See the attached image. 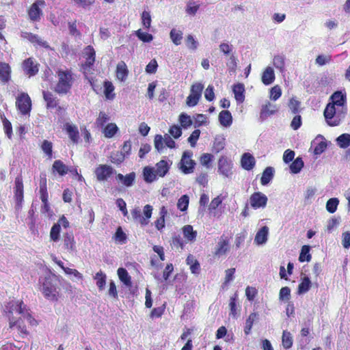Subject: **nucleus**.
Returning a JSON list of instances; mask_svg holds the SVG:
<instances>
[{"label":"nucleus","instance_id":"27","mask_svg":"<svg viewBox=\"0 0 350 350\" xmlns=\"http://www.w3.org/2000/svg\"><path fill=\"white\" fill-rule=\"evenodd\" d=\"M64 248L68 251H72L75 246V238L72 233L66 232L63 235Z\"/></svg>","mask_w":350,"mask_h":350},{"label":"nucleus","instance_id":"45","mask_svg":"<svg viewBox=\"0 0 350 350\" xmlns=\"http://www.w3.org/2000/svg\"><path fill=\"white\" fill-rule=\"evenodd\" d=\"M282 342L284 349H290L293 345V338L291 334L284 330L282 333Z\"/></svg>","mask_w":350,"mask_h":350},{"label":"nucleus","instance_id":"35","mask_svg":"<svg viewBox=\"0 0 350 350\" xmlns=\"http://www.w3.org/2000/svg\"><path fill=\"white\" fill-rule=\"evenodd\" d=\"M183 233L184 237L188 241L193 242L196 239L197 232L193 230V226L191 225H186L183 228Z\"/></svg>","mask_w":350,"mask_h":350},{"label":"nucleus","instance_id":"24","mask_svg":"<svg viewBox=\"0 0 350 350\" xmlns=\"http://www.w3.org/2000/svg\"><path fill=\"white\" fill-rule=\"evenodd\" d=\"M116 77L120 81H124L127 78L129 70L124 62L121 61L116 66Z\"/></svg>","mask_w":350,"mask_h":350},{"label":"nucleus","instance_id":"17","mask_svg":"<svg viewBox=\"0 0 350 350\" xmlns=\"http://www.w3.org/2000/svg\"><path fill=\"white\" fill-rule=\"evenodd\" d=\"M64 129L68 135L70 140L74 144H77L79 140V132L77 127L75 125L70 124V123H66L64 124Z\"/></svg>","mask_w":350,"mask_h":350},{"label":"nucleus","instance_id":"15","mask_svg":"<svg viewBox=\"0 0 350 350\" xmlns=\"http://www.w3.org/2000/svg\"><path fill=\"white\" fill-rule=\"evenodd\" d=\"M21 36L35 45L36 44L46 49L49 47L48 43L46 41H42L36 34L31 32H23Z\"/></svg>","mask_w":350,"mask_h":350},{"label":"nucleus","instance_id":"59","mask_svg":"<svg viewBox=\"0 0 350 350\" xmlns=\"http://www.w3.org/2000/svg\"><path fill=\"white\" fill-rule=\"evenodd\" d=\"M135 35L140 40L144 42H150L153 40V36L152 34L143 32L141 29L137 30L135 31Z\"/></svg>","mask_w":350,"mask_h":350},{"label":"nucleus","instance_id":"55","mask_svg":"<svg viewBox=\"0 0 350 350\" xmlns=\"http://www.w3.org/2000/svg\"><path fill=\"white\" fill-rule=\"evenodd\" d=\"M213 156L210 153H204L200 157V162L206 168H209L211 166V162L213 161Z\"/></svg>","mask_w":350,"mask_h":350},{"label":"nucleus","instance_id":"30","mask_svg":"<svg viewBox=\"0 0 350 350\" xmlns=\"http://www.w3.org/2000/svg\"><path fill=\"white\" fill-rule=\"evenodd\" d=\"M258 314L256 312H252L245 321L244 327V333L245 335H249L254 322L258 319Z\"/></svg>","mask_w":350,"mask_h":350},{"label":"nucleus","instance_id":"48","mask_svg":"<svg viewBox=\"0 0 350 350\" xmlns=\"http://www.w3.org/2000/svg\"><path fill=\"white\" fill-rule=\"evenodd\" d=\"M41 149L44 154L51 159L53 157V144L51 142L44 139L41 144Z\"/></svg>","mask_w":350,"mask_h":350},{"label":"nucleus","instance_id":"42","mask_svg":"<svg viewBox=\"0 0 350 350\" xmlns=\"http://www.w3.org/2000/svg\"><path fill=\"white\" fill-rule=\"evenodd\" d=\"M39 194L41 195H49L47 191V180L46 176L44 173H42L40 175V182H39Z\"/></svg>","mask_w":350,"mask_h":350},{"label":"nucleus","instance_id":"60","mask_svg":"<svg viewBox=\"0 0 350 350\" xmlns=\"http://www.w3.org/2000/svg\"><path fill=\"white\" fill-rule=\"evenodd\" d=\"M199 8L200 5L196 4L193 0H190L187 5L186 12L189 15H195L199 10Z\"/></svg>","mask_w":350,"mask_h":350},{"label":"nucleus","instance_id":"29","mask_svg":"<svg viewBox=\"0 0 350 350\" xmlns=\"http://www.w3.org/2000/svg\"><path fill=\"white\" fill-rule=\"evenodd\" d=\"M43 98L46 103V108L51 109L57 106V99L53 94L48 91H43Z\"/></svg>","mask_w":350,"mask_h":350},{"label":"nucleus","instance_id":"6","mask_svg":"<svg viewBox=\"0 0 350 350\" xmlns=\"http://www.w3.org/2000/svg\"><path fill=\"white\" fill-rule=\"evenodd\" d=\"M203 89L204 85L201 83H196L191 86L190 94L186 100V103L189 107H194L198 103Z\"/></svg>","mask_w":350,"mask_h":350},{"label":"nucleus","instance_id":"44","mask_svg":"<svg viewBox=\"0 0 350 350\" xmlns=\"http://www.w3.org/2000/svg\"><path fill=\"white\" fill-rule=\"evenodd\" d=\"M310 247L309 245H303L299 256V260L301 262L307 261L309 262L312 256L310 254Z\"/></svg>","mask_w":350,"mask_h":350},{"label":"nucleus","instance_id":"26","mask_svg":"<svg viewBox=\"0 0 350 350\" xmlns=\"http://www.w3.org/2000/svg\"><path fill=\"white\" fill-rule=\"evenodd\" d=\"M219 120L220 124L224 126H229L232 123V116L231 113L228 110H223L219 114Z\"/></svg>","mask_w":350,"mask_h":350},{"label":"nucleus","instance_id":"2","mask_svg":"<svg viewBox=\"0 0 350 350\" xmlns=\"http://www.w3.org/2000/svg\"><path fill=\"white\" fill-rule=\"evenodd\" d=\"M41 283L40 291L44 297L52 301H57L59 297V281L54 276L45 277Z\"/></svg>","mask_w":350,"mask_h":350},{"label":"nucleus","instance_id":"8","mask_svg":"<svg viewBox=\"0 0 350 350\" xmlns=\"http://www.w3.org/2000/svg\"><path fill=\"white\" fill-rule=\"evenodd\" d=\"M335 106V105L329 103L324 110L325 118L331 126H338L340 123V118L336 115Z\"/></svg>","mask_w":350,"mask_h":350},{"label":"nucleus","instance_id":"56","mask_svg":"<svg viewBox=\"0 0 350 350\" xmlns=\"http://www.w3.org/2000/svg\"><path fill=\"white\" fill-rule=\"evenodd\" d=\"M109 116L106 114L104 111H100L98 114V117L96 120V124L98 127L103 128L105 126V124L109 121Z\"/></svg>","mask_w":350,"mask_h":350},{"label":"nucleus","instance_id":"22","mask_svg":"<svg viewBox=\"0 0 350 350\" xmlns=\"http://www.w3.org/2000/svg\"><path fill=\"white\" fill-rule=\"evenodd\" d=\"M53 173H57L60 176H65L68 172V167L61 160H55L52 165Z\"/></svg>","mask_w":350,"mask_h":350},{"label":"nucleus","instance_id":"53","mask_svg":"<svg viewBox=\"0 0 350 350\" xmlns=\"http://www.w3.org/2000/svg\"><path fill=\"white\" fill-rule=\"evenodd\" d=\"M179 122L181 125L185 129L188 128L192 124V120L190 117V116L187 115L185 113H182L179 116Z\"/></svg>","mask_w":350,"mask_h":350},{"label":"nucleus","instance_id":"21","mask_svg":"<svg viewBox=\"0 0 350 350\" xmlns=\"http://www.w3.org/2000/svg\"><path fill=\"white\" fill-rule=\"evenodd\" d=\"M135 177L136 176L135 172H131L125 176L122 174H118L116 176V180L121 181L123 185L127 187H131L134 184Z\"/></svg>","mask_w":350,"mask_h":350},{"label":"nucleus","instance_id":"51","mask_svg":"<svg viewBox=\"0 0 350 350\" xmlns=\"http://www.w3.org/2000/svg\"><path fill=\"white\" fill-rule=\"evenodd\" d=\"M337 142L340 148H346L350 146V135L343 133L337 138Z\"/></svg>","mask_w":350,"mask_h":350},{"label":"nucleus","instance_id":"3","mask_svg":"<svg viewBox=\"0 0 350 350\" xmlns=\"http://www.w3.org/2000/svg\"><path fill=\"white\" fill-rule=\"evenodd\" d=\"M57 83L55 87V92L59 94H66L71 89L73 82V74L70 69L66 70L59 69L57 71Z\"/></svg>","mask_w":350,"mask_h":350},{"label":"nucleus","instance_id":"54","mask_svg":"<svg viewBox=\"0 0 350 350\" xmlns=\"http://www.w3.org/2000/svg\"><path fill=\"white\" fill-rule=\"evenodd\" d=\"M189 198L187 195L182 196L178 200L177 207L181 211H185L189 206Z\"/></svg>","mask_w":350,"mask_h":350},{"label":"nucleus","instance_id":"58","mask_svg":"<svg viewBox=\"0 0 350 350\" xmlns=\"http://www.w3.org/2000/svg\"><path fill=\"white\" fill-rule=\"evenodd\" d=\"M237 294L234 293L233 296H232L230 299L229 307L230 310V314L232 317H236L237 314Z\"/></svg>","mask_w":350,"mask_h":350},{"label":"nucleus","instance_id":"33","mask_svg":"<svg viewBox=\"0 0 350 350\" xmlns=\"http://www.w3.org/2000/svg\"><path fill=\"white\" fill-rule=\"evenodd\" d=\"M278 111L276 105H272L270 102H267L266 104L262 106L260 111V117H267L269 116L274 114Z\"/></svg>","mask_w":350,"mask_h":350},{"label":"nucleus","instance_id":"31","mask_svg":"<svg viewBox=\"0 0 350 350\" xmlns=\"http://www.w3.org/2000/svg\"><path fill=\"white\" fill-rule=\"evenodd\" d=\"M144 179L146 183H152L157 178L156 170L151 167H144L143 170Z\"/></svg>","mask_w":350,"mask_h":350},{"label":"nucleus","instance_id":"1","mask_svg":"<svg viewBox=\"0 0 350 350\" xmlns=\"http://www.w3.org/2000/svg\"><path fill=\"white\" fill-rule=\"evenodd\" d=\"M5 313L9 321L10 328L16 329L19 335L23 337L29 334L24 323L25 320H27L31 326H36L38 324L36 320L28 312L26 305L21 300L8 302L5 306Z\"/></svg>","mask_w":350,"mask_h":350},{"label":"nucleus","instance_id":"25","mask_svg":"<svg viewBox=\"0 0 350 350\" xmlns=\"http://www.w3.org/2000/svg\"><path fill=\"white\" fill-rule=\"evenodd\" d=\"M263 84L268 85L272 83L275 80V73L271 67H267L264 70L261 77Z\"/></svg>","mask_w":350,"mask_h":350},{"label":"nucleus","instance_id":"37","mask_svg":"<svg viewBox=\"0 0 350 350\" xmlns=\"http://www.w3.org/2000/svg\"><path fill=\"white\" fill-rule=\"evenodd\" d=\"M118 131V127L115 123H109L103 128V133L107 138L113 137Z\"/></svg>","mask_w":350,"mask_h":350},{"label":"nucleus","instance_id":"10","mask_svg":"<svg viewBox=\"0 0 350 350\" xmlns=\"http://www.w3.org/2000/svg\"><path fill=\"white\" fill-rule=\"evenodd\" d=\"M230 250V239L225 236L224 234L221 235L219 238V241L216 247H215V250L213 252V255L215 257H221L227 254Z\"/></svg>","mask_w":350,"mask_h":350},{"label":"nucleus","instance_id":"64","mask_svg":"<svg viewBox=\"0 0 350 350\" xmlns=\"http://www.w3.org/2000/svg\"><path fill=\"white\" fill-rule=\"evenodd\" d=\"M300 102L295 98H291L288 103V107L291 112L294 114H297L299 111Z\"/></svg>","mask_w":350,"mask_h":350},{"label":"nucleus","instance_id":"20","mask_svg":"<svg viewBox=\"0 0 350 350\" xmlns=\"http://www.w3.org/2000/svg\"><path fill=\"white\" fill-rule=\"evenodd\" d=\"M11 79V68L8 63H0V80L3 83H8Z\"/></svg>","mask_w":350,"mask_h":350},{"label":"nucleus","instance_id":"47","mask_svg":"<svg viewBox=\"0 0 350 350\" xmlns=\"http://www.w3.org/2000/svg\"><path fill=\"white\" fill-rule=\"evenodd\" d=\"M94 278L96 280V286L99 291L103 290L106 284V275L102 271H100L96 273Z\"/></svg>","mask_w":350,"mask_h":350},{"label":"nucleus","instance_id":"11","mask_svg":"<svg viewBox=\"0 0 350 350\" xmlns=\"http://www.w3.org/2000/svg\"><path fill=\"white\" fill-rule=\"evenodd\" d=\"M45 1L44 0H36L28 9L27 14L31 21L37 22L40 20L42 15V11L40 6H44Z\"/></svg>","mask_w":350,"mask_h":350},{"label":"nucleus","instance_id":"19","mask_svg":"<svg viewBox=\"0 0 350 350\" xmlns=\"http://www.w3.org/2000/svg\"><path fill=\"white\" fill-rule=\"evenodd\" d=\"M186 264L189 266L190 271L193 274L198 275L200 273V262L193 254H189L187 256L186 258Z\"/></svg>","mask_w":350,"mask_h":350},{"label":"nucleus","instance_id":"14","mask_svg":"<svg viewBox=\"0 0 350 350\" xmlns=\"http://www.w3.org/2000/svg\"><path fill=\"white\" fill-rule=\"evenodd\" d=\"M22 68L25 75L33 77L39 71V64L33 57L25 59L22 63Z\"/></svg>","mask_w":350,"mask_h":350},{"label":"nucleus","instance_id":"39","mask_svg":"<svg viewBox=\"0 0 350 350\" xmlns=\"http://www.w3.org/2000/svg\"><path fill=\"white\" fill-rule=\"evenodd\" d=\"M156 173L160 177H163L169 170V165L166 161L161 160L156 164Z\"/></svg>","mask_w":350,"mask_h":350},{"label":"nucleus","instance_id":"41","mask_svg":"<svg viewBox=\"0 0 350 350\" xmlns=\"http://www.w3.org/2000/svg\"><path fill=\"white\" fill-rule=\"evenodd\" d=\"M118 275L119 279L126 286L131 285V278L127 271L124 268H119L118 269Z\"/></svg>","mask_w":350,"mask_h":350},{"label":"nucleus","instance_id":"4","mask_svg":"<svg viewBox=\"0 0 350 350\" xmlns=\"http://www.w3.org/2000/svg\"><path fill=\"white\" fill-rule=\"evenodd\" d=\"M83 56L85 62L80 66V70L85 77L88 78L89 75L92 74V70L96 61V51L92 46H85L83 51Z\"/></svg>","mask_w":350,"mask_h":350},{"label":"nucleus","instance_id":"23","mask_svg":"<svg viewBox=\"0 0 350 350\" xmlns=\"http://www.w3.org/2000/svg\"><path fill=\"white\" fill-rule=\"evenodd\" d=\"M269 233V228L266 226L262 227L256 234L254 242L257 245H262L267 242Z\"/></svg>","mask_w":350,"mask_h":350},{"label":"nucleus","instance_id":"9","mask_svg":"<svg viewBox=\"0 0 350 350\" xmlns=\"http://www.w3.org/2000/svg\"><path fill=\"white\" fill-rule=\"evenodd\" d=\"M192 152L185 151L179 163V167L185 174H190L193 172L195 161L191 159Z\"/></svg>","mask_w":350,"mask_h":350},{"label":"nucleus","instance_id":"61","mask_svg":"<svg viewBox=\"0 0 350 350\" xmlns=\"http://www.w3.org/2000/svg\"><path fill=\"white\" fill-rule=\"evenodd\" d=\"M125 157L121 152L117 151L111 156L110 159L112 163L118 165L124 162Z\"/></svg>","mask_w":350,"mask_h":350},{"label":"nucleus","instance_id":"13","mask_svg":"<svg viewBox=\"0 0 350 350\" xmlns=\"http://www.w3.org/2000/svg\"><path fill=\"white\" fill-rule=\"evenodd\" d=\"M267 201V196L260 191L253 193L250 197V203L254 209L265 208Z\"/></svg>","mask_w":350,"mask_h":350},{"label":"nucleus","instance_id":"49","mask_svg":"<svg viewBox=\"0 0 350 350\" xmlns=\"http://www.w3.org/2000/svg\"><path fill=\"white\" fill-rule=\"evenodd\" d=\"M170 38L173 43L176 45H179L181 43L183 39V33L180 30L172 29L170 31Z\"/></svg>","mask_w":350,"mask_h":350},{"label":"nucleus","instance_id":"16","mask_svg":"<svg viewBox=\"0 0 350 350\" xmlns=\"http://www.w3.org/2000/svg\"><path fill=\"white\" fill-rule=\"evenodd\" d=\"M242 167L247 171L252 170L256 163L254 157L249 152L244 153L241 159Z\"/></svg>","mask_w":350,"mask_h":350},{"label":"nucleus","instance_id":"57","mask_svg":"<svg viewBox=\"0 0 350 350\" xmlns=\"http://www.w3.org/2000/svg\"><path fill=\"white\" fill-rule=\"evenodd\" d=\"M142 24L146 29H150L151 25V16L150 12L144 11L141 14Z\"/></svg>","mask_w":350,"mask_h":350},{"label":"nucleus","instance_id":"7","mask_svg":"<svg viewBox=\"0 0 350 350\" xmlns=\"http://www.w3.org/2000/svg\"><path fill=\"white\" fill-rule=\"evenodd\" d=\"M115 172L114 169L107 164H100L94 170L95 176L99 182L107 181Z\"/></svg>","mask_w":350,"mask_h":350},{"label":"nucleus","instance_id":"28","mask_svg":"<svg viewBox=\"0 0 350 350\" xmlns=\"http://www.w3.org/2000/svg\"><path fill=\"white\" fill-rule=\"evenodd\" d=\"M103 87V93L105 98L108 100H113L116 97V94L114 93L115 88L113 83L109 81H105Z\"/></svg>","mask_w":350,"mask_h":350},{"label":"nucleus","instance_id":"46","mask_svg":"<svg viewBox=\"0 0 350 350\" xmlns=\"http://www.w3.org/2000/svg\"><path fill=\"white\" fill-rule=\"evenodd\" d=\"M304 167V161L301 157L296 158L290 165L291 172L293 174L299 173Z\"/></svg>","mask_w":350,"mask_h":350},{"label":"nucleus","instance_id":"52","mask_svg":"<svg viewBox=\"0 0 350 350\" xmlns=\"http://www.w3.org/2000/svg\"><path fill=\"white\" fill-rule=\"evenodd\" d=\"M339 200L336 198H330L326 203V209L330 213H334L337 210Z\"/></svg>","mask_w":350,"mask_h":350},{"label":"nucleus","instance_id":"63","mask_svg":"<svg viewBox=\"0 0 350 350\" xmlns=\"http://www.w3.org/2000/svg\"><path fill=\"white\" fill-rule=\"evenodd\" d=\"M40 198L42 202V205L41 206V211L43 213H46L50 211V205L49 203V195H41L40 196Z\"/></svg>","mask_w":350,"mask_h":350},{"label":"nucleus","instance_id":"5","mask_svg":"<svg viewBox=\"0 0 350 350\" xmlns=\"http://www.w3.org/2000/svg\"><path fill=\"white\" fill-rule=\"evenodd\" d=\"M16 107L22 115H27L31 110V99L26 92H21L16 98Z\"/></svg>","mask_w":350,"mask_h":350},{"label":"nucleus","instance_id":"12","mask_svg":"<svg viewBox=\"0 0 350 350\" xmlns=\"http://www.w3.org/2000/svg\"><path fill=\"white\" fill-rule=\"evenodd\" d=\"M232 163L230 159L222 156L218 161V172L224 177H230L232 174Z\"/></svg>","mask_w":350,"mask_h":350},{"label":"nucleus","instance_id":"62","mask_svg":"<svg viewBox=\"0 0 350 350\" xmlns=\"http://www.w3.org/2000/svg\"><path fill=\"white\" fill-rule=\"evenodd\" d=\"M282 95L281 88L278 85H274L270 89V98L273 100H278Z\"/></svg>","mask_w":350,"mask_h":350},{"label":"nucleus","instance_id":"36","mask_svg":"<svg viewBox=\"0 0 350 350\" xmlns=\"http://www.w3.org/2000/svg\"><path fill=\"white\" fill-rule=\"evenodd\" d=\"M330 99L332 100L331 103L338 107H342L345 105L346 97L341 92L337 91L331 96Z\"/></svg>","mask_w":350,"mask_h":350},{"label":"nucleus","instance_id":"43","mask_svg":"<svg viewBox=\"0 0 350 350\" xmlns=\"http://www.w3.org/2000/svg\"><path fill=\"white\" fill-rule=\"evenodd\" d=\"M273 66L280 72H283L285 68V57L284 55H275L273 59Z\"/></svg>","mask_w":350,"mask_h":350},{"label":"nucleus","instance_id":"40","mask_svg":"<svg viewBox=\"0 0 350 350\" xmlns=\"http://www.w3.org/2000/svg\"><path fill=\"white\" fill-rule=\"evenodd\" d=\"M131 215L134 220L139 221L142 226H146L149 222L147 219H144L141 209L139 207H136L131 211Z\"/></svg>","mask_w":350,"mask_h":350},{"label":"nucleus","instance_id":"18","mask_svg":"<svg viewBox=\"0 0 350 350\" xmlns=\"http://www.w3.org/2000/svg\"><path fill=\"white\" fill-rule=\"evenodd\" d=\"M234 98L238 103H242L245 100V86L243 83H238L232 87Z\"/></svg>","mask_w":350,"mask_h":350},{"label":"nucleus","instance_id":"32","mask_svg":"<svg viewBox=\"0 0 350 350\" xmlns=\"http://www.w3.org/2000/svg\"><path fill=\"white\" fill-rule=\"evenodd\" d=\"M311 286V281L308 276H304L301 278V282L298 285V294L301 295L307 293L310 290Z\"/></svg>","mask_w":350,"mask_h":350},{"label":"nucleus","instance_id":"38","mask_svg":"<svg viewBox=\"0 0 350 350\" xmlns=\"http://www.w3.org/2000/svg\"><path fill=\"white\" fill-rule=\"evenodd\" d=\"M95 218V214L92 208L85 209V213L83 217V223L86 228H90Z\"/></svg>","mask_w":350,"mask_h":350},{"label":"nucleus","instance_id":"34","mask_svg":"<svg viewBox=\"0 0 350 350\" xmlns=\"http://www.w3.org/2000/svg\"><path fill=\"white\" fill-rule=\"evenodd\" d=\"M274 170L272 167H267L262 174L260 178V183L262 185H267L273 178Z\"/></svg>","mask_w":350,"mask_h":350},{"label":"nucleus","instance_id":"50","mask_svg":"<svg viewBox=\"0 0 350 350\" xmlns=\"http://www.w3.org/2000/svg\"><path fill=\"white\" fill-rule=\"evenodd\" d=\"M60 231L59 224H54L50 231V238L53 241L57 242L59 240Z\"/></svg>","mask_w":350,"mask_h":350}]
</instances>
